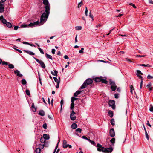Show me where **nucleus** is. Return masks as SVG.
<instances>
[{"label":"nucleus","instance_id":"f257e3e1","mask_svg":"<svg viewBox=\"0 0 153 153\" xmlns=\"http://www.w3.org/2000/svg\"><path fill=\"white\" fill-rule=\"evenodd\" d=\"M43 4L45 5V12L41 15L40 18V23L42 25L47 20V18L50 13V5L48 0H42Z\"/></svg>","mask_w":153,"mask_h":153},{"label":"nucleus","instance_id":"f03ea898","mask_svg":"<svg viewBox=\"0 0 153 153\" xmlns=\"http://www.w3.org/2000/svg\"><path fill=\"white\" fill-rule=\"evenodd\" d=\"M39 24V21H37L36 22H33L30 23L28 25L27 24H22L21 25V27H33L35 25H37Z\"/></svg>","mask_w":153,"mask_h":153},{"label":"nucleus","instance_id":"7ed1b4c3","mask_svg":"<svg viewBox=\"0 0 153 153\" xmlns=\"http://www.w3.org/2000/svg\"><path fill=\"white\" fill-rule=\"evenodd\" d=\"M110 84L111 85L110 88L112 91H114L117 88V86L115 82L111 80H110Z\"/></svg>","mask_w":153,"mask_h":153},{"label":"nucleus","instance_id":"20e7f679","mask_svg":"<svg viewBox=\"0 0 153 153\" xmlns=\"http://www.w3.org/2000/svg\"><path fill=\"white\" fill-rule=\"evenodd\" d=\"M96 146L97 147V150L98 151H102L104 152L106 150V148L102 147V146L99 143H98Z\"/></svg>","mask_w":153,"mask_h":153},{"label":"nucleus","instance_id":"39448f33","mask_svg":"<svg viewBox=\"0 0 153 153\" xmlns=\"http://www.w3.org/2000/svg\"><path fill=\"white\" fill-rule=\"evenodd\" d=\"M33 58L37 62H38L40 64L41 67L42 68H45V65L43 61H42L39 60L38 59H37L36 58H35V57H33Z\"/></svg>","mask_w":153,"mask_h":153},{"label":"nucleus","instance_id":"423d86ee","mask_svg":"<svg viewBox=\"0 0 153 153\" xmlns=\"http://www.w3.org/2000/svg\"><path fill=\"white\" fill-rule=\"evenodd\" d=\"M115 101L113 100H110L108 104L109 105V106L111 107L113 109H115Z\"/></svg>","mask_w":153,"mask_h":153},{"label":"nucleus","instance_id":"0eeeda50","mask_svg":"<svg viewBox=\"0 0 153 153\" xmlns=\"http://www.w3.org/2000/svg\"><path fill=\"white\" fill-rule=\"evenodd\" d=\"M76 114L72 110L71 113V114L70 115V118L72 120H74L76 118V117L74 116V115Z\"/></svg>","mask_w":153,"mask_h":153},{"label":"nucleus","instance_id":"6e6552de","mask_svg":"<svg viewBox=\"0 0 153 153\" xmlns=\"http://www.w3.org/2000/svg\"><path fill=\"white\" fill-rule=\"evenodd\" d=\"M14 72L15 74L19 77H22L23 76L22 74L20 73V72L18 70H16L14 71Z\"/></svg>","mask_w":153,"mask_h":153},{"label":"nucleus","instance_id":"1a4fd4ad","mask_svg":"<svg viewBox=\"0 0 153 153\" xmlns=\"http://www.w3.org/2000/svg\"><path fill=\"white\" fill-rule=\"evenodd\" d=\"M110 135L111 137H113L115 136V132L114 129H110L109 132Z\"/></svg>","mask_w":153,"mask_h":153},{"label":"nucleus","instance_id":"9d476101","mask_svg":"<svg viewBox=\"0 0 153 153\" xmlns=\"http://www.w3.org/2000/svg\"><path fill=\"white\" fill-rule=\"evenodd\" d=\"M113 149L112 147L106 148V150H105L104 152L106 153H111L113 151Z\"/></svg>","mask_w":153,"mask_h":153},{"label":"nucleus","instance_id":"9b49d317","mask_svg":"<svg viewBox=\"0 0 153 153\" xmlns=\"http://www.w3.org/2000/svg\"><path fill=\"white\" fill-rule=\"evenodd\" d=\"M87 85H89L91 84L93 82L91 78H88L87 79L85 82Z\"/></svg>","mask_w":153,"mask_h":153},{"label":"nucleus","instance_id":"f8f14e48","mask_svg":"<svg viewBox=\"0 0 153 153\" xmlns=\"http://www.w3.org/2000/svg\"><path fill=\"white\" fill-rule=\"evenodd\" d=\"M67 143V142L65 140H64L63 141L62 146L64 148H66L68 147V144Z\"/></svg>","mask_w":153,"mask_h":153},{"label":"nucleus","instance_id":"ddd939ff","mask_svg":"<svg viewBox=\"0 0 153 153\" xmlns=\"http://www.w3.org/2000/svg\"><path fill=\"white\" fill-rule=\"evenodd\" d=\"M24 51L27 53L31 55H34L35 54L34 53L29 50H24Z\"/></svg>","mask_w":153,"mask_h":153},{"label":"nucleus","instance_id":"4468645a","mask_svg":"<svg viewBox=\"0 0 153 153\" xmlns=\"http://www.w3.org/2000/svg\"><path fill=\"white\" fill-rule=\"evenodd\" d=\"M31 109L33 112H36V108L34 106V103L32 104Z\"/></svg>","mask_w":153,"mask_h":153},{"label":"nucleus","instance_id":"2eb2a0df","mask_svg":"<svg viewBox=\"0 0 153 153\" xmlns=\"http://www.w3.org/2000/svg\"><path fill=\"white\" fill-rule=\"evenodd\" d=\"M102 77H96L95 79V81L96 82H101Z\"/></svg>","mask_w":153,"mask_h":153},{"label":"nucleus","instance_id":"dca6fc26","mask_svg":"<svg viewBox=\"0 0 153 153\" xmlns=\"http://www.w3.org/2000/svg\"><path fill=\"white\" fill-rule=\"evenodd\" d=\"M39 114L42 116H44L45 115V113L43 110H40L39 112Z\"/></svg>","mask_w":153,"mask_h":153},{"label":"nucleus","instance_id":"f3484780","mask_svg":"<svg viewBox=\"0 0 153 153\" xmlns=\"http://www.w3.org/2000/svg\"><path fill=\"white\" fill-rule=\"evenodd\" d=\"M71 127L72 129H75L77 128V126L76 124L74 123L72 124L71 126Z\"/></svg>","mask_w":153,"mask_h":153},{"label":"nucleus","instance_id":"a211bd4d","mask_svg":"<svg viewBox=\"0 0 153 153\" xmlns=\"http://www.w3.org/2000/svg\"><path fill=\"white\" fill-rule=\"evenodd\" d=\"M87 86V84L85 83V82H84V83L83 84L81 85L80 87V88L81 89H82L85 88Z\"/></svg>","mask_w":153,"mask_h":153},{"label":"nucleus","instance_id":"6ab92c4d","mask_svg":"<svg viewBox=\"0 0 153 153\" xmlns=\"http://www.w3.org/2000/svg\"><path fill=\"white\" fill-rule=\"evenodd\" d=\"M45 140H48L49 138V136L48 134H44L43 135V137Z\"/></svg>","mask_w":153,"mask_h":153},{"label":"nucleus","instance_id":"aec40b11","mask_svg":"<svg viewBox=\"0 0 153 153\" xmlns=\"http://www.w3.org/2000/svg\"><path fill=\"white\" fill-rule=\"evenodd\" d=\"M51 73L53 75L56 76H57L58 71L56 70H54V72L51 71Z\"/></svg>","mask_w":153,"mask_h":153},{"label":"nucleus","instance_id":"412c9836","mask_svg":"<svg viewBox=\"0 0 153 153\" xmlns=\"http://www.w3.org/2000/svg\"><path fill=\"white\" fill-rule=\"evenodd\" d=\"M108 114L109 116L112 117L113 116V111L111 110H109L108 112Z\"/></svg>","mask_w":153,"mask_h":153},{"label":"nucleus","instance_id":"4be33fe9","mask_svg":"<svg viewBox=\"0 0 153 153\" xmlns=\"http://www.w3.org/2000/svg\"><path fill=\"white\" fill-rule=\"evenodd\" d=\"M115 139L114 138H112L110 140V142L112 144V146H114L115 142Z\"/></svg>","mask_w":153,"mask_h":153},{"label":"nucleus","instance_id":"5701e85b","mask_svg":"<svg viewBox=\"0 0 153 153\" xmlns=\"http://www.w3.org/2000/svg\"><path fill=\"white\" fill-rule=\"evenodd\" d=\"M81 91H77L74 94V96L75 97H77L78 95L79 94L81 93Z\"/></svg>","mask_w":153,"mask_h":153},{"label":"nucleus","instance_id":"b1692460","mask_svg":"<svg viewBox=\"0 0 153 153\" xmlns=\"http://www.w3.org/2000/svg\"><path fill=\"white\" fill-rule=\"evenodd\" d=\"M151 84L150 83L148 84L146 86L147 87L150 91L152 90L153 88L152 87H151Z\"/></svg>","mask_w":153,"mask_h":153},{"label":"nucleus","instance_id":"393cba45","mask_svg":"<svg viewBox=\"0 0 153 153\" xmlns=\"http://www.w3.org/2000/svg\"><path fill=\"white\" fill-rule=\"evenodd\" d=\"M6 25L9 28H11L12 27V25L9 22H7L6 23Z\"/></svg>","mask_w":153,"mask_h":153},{"label":"nucleus","instance_id":"a878e982","mask_svg":"<svg viewBox=\"0 0 153 153\" xmlns=\"http://www.w3.org/2000/svg\"><path fill=\"white\" fill-rule=\"evenodd\" d=\"M46 57L47 58L51 60L52 59V57L51 56L48 54L47 53L46 54Z\"/></svg>","mask_w":153,"mask_h":153},{"label":"nucleus","instance_id":"bb28decb","mask_svg":"<svg viewBox=\"0 0 153 153\" xmlns=\"http://www.w3.org/2000/svg\"><path fill=\"white\" fill-rule=\"evenodd\" d=\"M91 144L94 145V146H96V144L94 141H92L90 139L88 141Z\"/></svg>","mask_w":153,"mask_h":153},{"label":"nucleus","instance_id":"cd10ccee","mask_svg":"<svg viewBox=\"0 0 153 153\" xmlns=\"http://www.w3.org/2000/svg\"><path fill=\"white\" fill-rule=\"evenodd\" d=\"M74 102H72L71 104V106L70 107V109L73 110L74 108Z\"/></svg>","mask_w":153,"mask_h":153},{"label":"nucleus","instance_id":"c85d7f7f","mask_svg":"<svg viewBox=\"0 0 153 153\" xmlns=\"http://www.w3.org/2000/svg\"><path fill=\"white\" fill-rule=\"evenodd\" d=\"M139 65L140 66H144V67H150L151 66L149 64H147V65H145V64H140Z\"/></svg>","mask_w":153,"mask_h":153},{"label":"nucleus","instance_id":"c756f323","mask_svg":"<svg viewBox=\"0 0 153 153\" xmlns=\"http://www.w3.org/2000/svg\"><path fill=\"white\" fill-rule=\"evenodd\" d=\"M101 82L102 83H105V84H107V81H106L105 79H103L102 77V78L101 79Z\"/></svg>","mask_w":153,"mask_h":153},{"label":"nucleus","instance_id":"7c9ffc66","mask_svg":"<svg viewBox=\"0 0 153 153\" xmlns=\"http://www.w3.org/2000/svg\"><path fill=\"white\" fill-rule=\"evenodd\" d=\"M41 151V149L39 148H37L36 149V153H40Z\"/></svg>","mask_w":153,"mask_h":153},{"label":"nucleus","instance_id":"2f4dec72","mask_svg":"<svg viewBox=\"0 0 153 153\" xmlns=\"http://www.w3.org/2000/svg\"><path fill=\"white\" fill-rule=\"evenodd\" d=\"M110 122L112 125H115V122L114 119H111V120Z\"/></svg>","mask_w":153,"mask_h":153},{"label":"nucleus","instance_id":"473e14b6","mask_svg":"<svg viewBox=\"0 0 153 153\" xmlns=\"http://www.w3.org/2000/svg\"><path fill=\"white\" fill-rule=\"evenodd\" d=\"M21 83L23 85H25L27 83V82L25 79H23L21 80Z\"/></svg>","mask_w":153,"mask_h":153},{"label":"nucleus","instance_id":"72a5a7b5","mask_svg":"<svg viewBox=\"0 0 153 153\" xmlns=\"http://www.w3.org/2000/svg\"><path fill=\"white\" fill-rule=\"evenodd\" d=\"M77 99V98L74 97H71V102H74V101L75 100H76Z\"/></svg>","mask_w":153,"mask_h":153},{"label":"nucleus","instance_id":"f704fd0d","mask_svg":"<svg viewBox=\"0 0 153 153\" xmlns=\"http://www.w3.org/2000/svg\"><path fill=\"white\" fill-rule=\"evenodd\" d=\"M22 43L23 44H27V45H30L31 46H33L34 47H35V45H33L31 44H30V43H28L27 42H22Z\"/></svg>","mask_w":153,"mask_h":153},{"label":"nucleus","instance_id":"c9c22d12","mask_svg":"<svg viewBox=\"0 0 153 153\" xmlns=\"http://www.w3.org/2000/svg\"><path fill=\"white\" fill-rule=\"evenodd\" d=\"M40 142L42 143H44L45 141V140L44 138L42 137L40 138Z\"/></svg>","mask_w":153,"mask_h":153},{"label":"nucleus","instance_id":"e433bc0d","mask_svg":"<svg viewBox=\"0 0 153 153\" xmlns=\"http://www.w3.org/2000/svg\"><path fill=\"white\" fill-rule=\"evenodd\" d=\"M4 7H0V13H2L4 11Z\"/></svg>","mask_w":153,"mask_h":153},{"label":"nucleus","instance_id":"4c0bfd02","mask_svg":"<svg viewBox=\"0 0 153 153\" xmlns=\"http://www.w3.org/2000/svg\"><path fill=\"white\" fill-rule=\"evenodd\" d=\"M1 22L3 24H6V23L7 22L6 20L4 18L2 20Z\"/></svg>","mask_w":153,"mask_h":153},{"label":"nucleus","instance_id":"58836bf2","mask_svg":"<svg viewBox=\"0 0 153 153\" xmlns=\"http://www.w3.org/2000/svg\"><path fill=\"white\" fill-rule=\"evenodd\" d=\"M9 68H10L13 69L14 68V65L12 64H9L8 65Z\"/></svg>","mask_w":153,"mask_h":153},{"label":"nucleus","instance_id":"ea45409f","mask_svg":"<svg viewBox=\"0 0 153 153\" xmlns=\"http://www.w3.org/2000/svg\"><path fill=\"white\" fill-rule=\"evenodd\" d=\"M75 28L76 29L78 30H80L82 29V27L80 26L76 27Z\"/></svg>","mask_w":153,"mask_h":153},{"label":"nucleus","instance_id":"a19ab883","mask_svg":"<svg viewBox=\"0 0 153 153\" xmlns=\"http://www.w3.org/2000/svg\"><path fill=\"white\" fill-rule=\"evenodd\" d=\"M25 92H26V94L27 95L29 96L30 95V91L29 90H27V89L25 91Z\"/></svg>","mask_w":153,"mask_h":153},{"label":"nucleus","instance_id":"79ce46f5","mask_svg":"<svg viewBox=\"0 0 153 153\" xmlns=\"http://www.w3.org/2000/svg\"><path fill=\"white\" fill-rule=\"evenodd\" d=\"M145 134L147 139L149 140V136L147 131L145 132Z\"/></svg>","mask_w":153,"mask_h":153},{"label":"nucleus","instance_id":"37998d69","mask_svg":"<svg viewBox=\"0 0 153 153\" xmlns=\"http://www.w3.org/2000/svg\"><path fill=\"white\" fill-rule=\"evenodd\" d=\"M53 78L54 79V80L57 83L58 82H60L58 81V79L56 77H53Z\"/></svg>","mask_w":153,"mask_h":153},{"label":"nucleus","instance_id":"c03bdc74","mask_svg":"<svg viewBox=\"0 0 153 153\" xmlns=\"http://www.w3.org/2000/svg\"><path fill=\"white\" fill-rule=\"evenodd\" d=\"M63 102H64V101H63V100H62L61 101V102H60V103H61V110L62 109V105L63 103Z\"/></svg>","mask_w":153,"mask_h":153},{"label":"nucleus","instance_id":"a18cd8bd","mask_svg":"<svg viewBox=\"0 0 153 153\" xmlns=\"http://www.w3.org/2000/svg\"><path fill=\"white\" fill-rule=\"evenodd\" d=\"M147 79H151L153 78V77L152 76L150 75L149 74L147 76Z\"/></svg>","mask_w":153,"mask_h":153},{"label":"nucleus","instance_id":"49530a36","mask_svg":"<svg viewBox=\"0 0 153 153\" xmlns=\"http://www.w3.org/2000/svg\"><path fill=\"white\" fill-rule=\"evenodd\" d=\"M89 16L90 17H91L92 19L93 20H94V16L92 14H91V12H90L89 14Z\"/></svg>","mask_w":153,"mask_h":153},{"label":"nucleus","instance_id":"de8ad7c7","mask_svg":"<svg viewBox=\"0 0 153 153\" xmlns=\"http://www.w3.org/2000/svg\"><path fill=\"white\" fill-rule=\"evenodd\" d=\"M84 50V48H81V50L79 51V52L80 53H83V50Z\"/></svg>","mask_w":153,"mask_h":153},{"label":"nucleus","instance_id":"09e8293b","mask_svg":"<svg viewBox=\"0 0 153 153\" xmlns=\"http://www.w3.org/2000/svg\"><path fill=\"white\" fill-rule=\"evenodd\" d=\"M149 110L151 112L153 111V106L151 105H150Z\"/></svg>","mask_w":153,"mask_h":153},{"label":"nucleus","instance_id":"8fccbe9b","mask_svg":"<svg viewBox=\"0 0 153 153\" xmlns=\"http://www.w3.org/2000/svg\"><path fill=\"white\" fill-rule=\"evenodd\" d=\"M38 49L40 51V52L41 53H42V54H44V52H43V50L41 48H40L39 47L38 48Z\"/></svg>","mask_w":153,"mask_h":153},{"label":"nucleus","instance_id":"3c124183","mask_svg":"<svg viewBox=\"0 0 153 153\" xmlns=\"http://www.w3.org/2000/svg\"><path fill=\"white\" fill-rule=\"evenodd\" d=\"M43 127L44 129H46L47 128V125L46 123H44L42 126Z\"/></svg>","mask_w":153,"mask_h":153},{"label":"nucleus","instance_id":"603ef678","mask_svg":"<svg viewBox=\"0 0 153 153\" xmlns=\"http://www.w3.org/2000/svg\"><path fill=\"white\" fill-rule=\"evenodd\" d=\"M82 4H83V3L82 2V1H81L79 3L78 6V8H80Z\"/></svg>","mask_w":153,"mask_h":153},{"label":"nucleus","instance_id":"864d4df0","mask_svg":"<svg viewBox=\"0 0 153 153\" xmlns=\"http://www.w3.org/2000/svg\"><path fill=\"white\" fill-rule=\"evenodd\" d=\"M129 4L130 5H131L133 7L136 8H137L136 7L135 5V4H133L132 3H129Z\"/></svg>","mask_w":153,"mask_h":153},{"label":"nucleus","instance_id":"5fc2aeb1","mask_svg":"<svg viewBox=\"0 0 153 153\" xmlns=\"http://www.w3.org/2000/svg\"><path fill=\"white\" fill-rule=\"evenodd\" d=\"M131 89V92L132 93V91L134 90V88L133 86L132 85H131L130 87Z\"/></svg>","mask_w":153,"mask_h":153},{"label":"nucleus","instance_id":"6e6d98bb","mask_svg":"<svg viewBox=\"0 0 153 153\" xmlns=\"http://www.w3.org/2000/svg\"><path fill=\"white\" fill-rule=\"evenodd\" d=\"M76 132H79V133H81L82 131L81 129L78 128L76 130Z\"/></svg>","mask_w":153,"mask_h":153},{"label":"nucleus","instance_id":"4d7b16f0","mask_svg":"<svg viewBox=\"0 0 153 153\" xmlns=\"http://www.w3.org/2000/svg\"><path fill=\"white\" fill-rule=\"evenodd\" d=\"M136 71L137 73V74H139L141 75L143 74V73H142L139 70H137Z\"/></svg>","mask_w":153,"mask_h":153},{"label":"nucleus","instance_id":"13d9d810","mask_svg":"<svg viewBox=\"0 0 153 153\" xmlns=\"http://www.w3.org/2000/svg\"><path fill=\"white\" fill-rule=\"evenodd\" d=\"M88 9H87V7H86L85 14L86 16H88Z\"/></svg>","mask_w":153,"mask_h":153},{"label":"nucleus","instance_id":"bf43d9fd","mask_svg":"<svg viewBox=\"0 0 153 153\" xmlns=\"http://www.w3.org/2000/svg\"><path fill=\"white\" fill-rule=\"evenodd\" d=\"M1 63L3 65H8V63L5 61H2Z\"/></svg>","mask_w":153,"mask_h":153},{"label":"nucleus","instance_id":"052dcab7","mask_svg":"<svg viewBox=\"0 0 153 153\" xmlns=\"http://www.w3.org/2000/svg\"><path fill=\"white\" fill-rule=\"evenodd\" d=\"M114 97L115 98L117 99L119 98V94H114Z\"/></svg>","mask_w":153,"mask_h":153},{"label":"nucleus","instance_id":"680f3d73","mask_svg":"<svg viewBox=\"0 0 153 153\" xmlns=\"http://www.w3.org/2000/svg\"><path fill=\"white\" fill-rule=\"evenodd\" d=\"M82 138L84 139L88 140V141H89V140L90 139H88L87 137L84 136H83Z\"/></svg>","mask_w":153,"mask_h":153},{"label":"nucleus","instance_id":"e2e57ef3","mask_svg":"<svg viewBox=\"0 0 153 153\" xmlns=\"http://www.w3.org/2000/svg\"><path fill=\"white\" fill-rule=\"evenodd\" d=\"M146 55H137L136 56V57H143L145 56Z\"/></svg>","mask_w":153,"mask_h":153},{"label":"nucleus","instance_id":"0e129e2a","mask_svg":"<svg viewBox=\"0 0 153 153\" xmlns=\"http://www.w3.org/2000/svg\"><path fill=\"white\" fill-rule=\"evenodd\" d=\"M136 75L138 77L140 78L141 79V80H142V79H143V78L142 76L140 75L139 74H136Z\"/></svg>","mask_w":153,"mask_h":153},{"label":"nucleus","instance_id":"69168bd1","mask_svg":"<svg viewBox=\"0 0 153 153\" xmlns=\"http://www.w3.org/2000/svg\"><path fill=\"white\" fill-rule=\"evenodd\" d=\"M143 79H142V80H141V83H140V88H141L142 85L143 84Z\"/></svg>","mask_w":153,"mask_h":153},{"label":"nucleus","instance_id":"338daca9","mask_svg":"<svg viewBox=\"0 0 153 153\" xmlns=\"http://www.w3.org/2000/svg\"><path fill=\"white\" fill-rule=\"evenodd\" d=\"M55 50L54 49H53L52 50V53L53 54H54L55 53Z\"/></svg>","mask_w":153,"mask_h":153},{"label":"nucleus","instance_id":"774afa93","mask_svg":"<svg viewBox=\"0 0 153 153\" xmlns=\"http://www.w3.org/2000/svg\"><path fill=\"white\" fill-rule=\"evenodd\" d=\"M147 125L150 126V127H151V125L149 123V122L148 120L147 122Z\"/></svg>","mask_w":153,"mask_h":153}]
</instances>
